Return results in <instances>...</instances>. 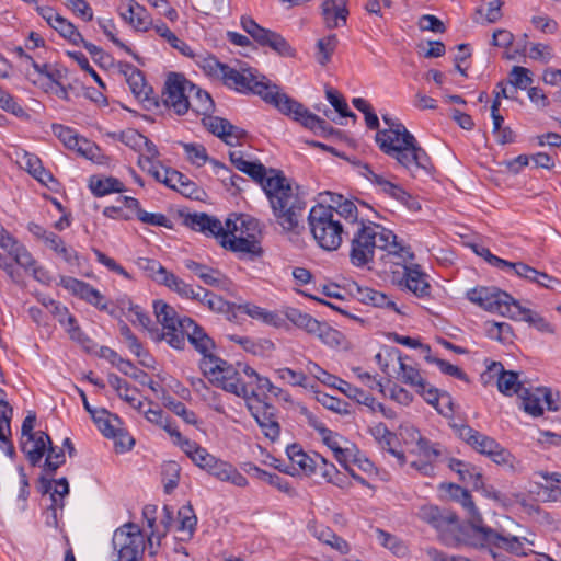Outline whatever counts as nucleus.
<instances>
[{"label":"nucleus","instance_id":"f257e3e1","mask_svg":"<svg viewBox=\"0 0 561 561\" xmlns=\"http://www.w3.org/2000/svg\"><path fill=\"white\" fill-rule=\"evenodd\" d=\"M231 163L241 172L257 182L265 192L271 204L276 222L285 232L299 233L306 201L300 187L291 182L279 170L266 168L261 162L247 161L243 152L234 150L229 152Z\"/></svg>","mask_w":561,"mask_h":561},{"label":"nucleus","instance_id":"f03ea898","mask_svg":"<svg viewBox=\"0 0 561 561\" xmlns=\"http://www.w3.org/2000/svg\"><path fill=\"white\" fill-rule=\"evenodd\" d=\"M382 119L388 128L376 133L375 140L379 149L413 178L430 174L433 170L432 160L416 138L402 123L388 115H383Z\"/></svg>","mask_w":561,"mask_h":561},{"label":"nucleus","instance_id":"7ed1b4c3","mask_svg":"<svg viewBox=\"0 0 561 561\" xmlns=\"http://www.w3.org/2000/svg\"><path fill=\"white\" fill-rule=\"evenodd\" d=\"M201 369L224 390L243 398L255 421H273L276 416V408L259 397L252 388V382L242 380L237 365L233 366L217 356H211L202 359Z\"/></svg>","mask_w":561,"mask_h":561},{"label":"nucleus","instance_id":"20e7f679","mask_svg":"<svg viewBox=\"0 0 561 561\" xmlns=\"http://www.w3.org/2000/svg\"><path fill=\"white\" fill-rule=\"evenodd\" d=\"M467 298L486 311L525 321L540 332L554 333L553 327L538 312L523 307L508 293L495 286L474 287L467 291Z\"/></svg>","mask_w":561,"mask_h":561},{"label":"nucleus","instance_id":"39448f33","mask_svg":"<svg viewBox=\"0 0 561 561\" xmlns=\"http://www.w3.org/2000/svg\"><path fill=\"white\" fill-rule=\"evenodd\" d=\"M222 81L238 92H252L260 95L265 102L274 105L278 111L282 107L286 93L279 92L276 84L271 83L264 76H259L253 69H243L238 71L230 66L224 68Z\"/></svg>","mask_w":561,"mask_h":561},{"label":"nucleus","instance_id":"423d86ee","mask_svg":"<svg viewBox=\"0 0 561 561\" xmlns=\"http://www.w3.org/2000/svg\"><path fill=\"white\" fill-rule=\"evenodd\" d=\"M308 222L314 240L322 249L334 251L340 248L345 232L333 214V206L317 204L309 211Z\"/></svg>","mask_w":561,"mask_h":561},{"label":"nucleus","instance_id":"0eeeda50","mask_svg":"<svg viewBox=\"0 0 561 561\" xmlns=\"http://www.w3.org/2000/svg\"><path fill=\"white\" fill-rule=\"evenodd\" d=\"M438 533L439 540L448 547L471 546L476 527L463 526L457 514L442 508L431 524Z\"/></svg>","mask_w":561,"mask_h":561},{"label":"nucleus","instance_id":"6e6552de","mask_svg":"<svg viewBox=\"0 0 561 561\" xmlns=\"http://www.w3.org/2000/svg\"><path fill=\"white\" fill-rule=\"evenodd\" d=\"M378 225L360 218L351 238L350 261L356 267H364L374 261L377 249Z\"/></svg>","mask_w":561,"mask_h":561},{"label":"nucleus","instance_id":"1a4fd4ad","mask_svg":"<svg viewBox=\"0 0 561 561\" xmlns=\"http://www.w3.org/2000/svg\"><path fill=\"white\" fill-rule=\"evenodd\" d=\"M153 309L157 320L163 329L160 330L158 327L149 329L150 339L154 342L165 340L171 347L184 350L185 341L179 328L182 318H176L175 310L162 300L154 301Z\"/></svg>","mask_w":561,"mask_h":561},{"label":"nucleus","instance_id":"9d476101","mask_svg":"<svg viewBox=\"0 0 561 561\" xmlns=\"http://www.w3.org/2000/svg\"><path fill=\"white\" fill-rule=\"evenodd\" d=\"M470 547L476 549H488L494 560L502 561L501 559L503 556L495 552L494 548L519 554L523 550V542L519 537L512 535L505 536L497 533L495 529L483 525L482 527H476Z\"/></svg>","mask_w":561,"mask_h":561},{"label":"nucleus","instance_id":"9b49d317","mask_svg":"<svg viewBox=\"0 0 561 561\" xmlns=\"http://www.w3.org/2000/svg\"><path fill=\"white\" fill-rule=\"evenodd\" d=\"M194 89L195 84L182 73L170 72L162 90V103L176 115H184L190 110V98Z\"/></svg>","mask_w":561,"mask_h":561},{"label":"nucleus","instance_id":"f8f14e48","mask_svg":"<svg viewBox=\"0 0 561 561\" xmlns=\"http://www.w3.org/2000/svg\"><path fill=\"white\" fill-rule=\"evenodd\" d=\"M113 546L118 549L119 561H142L145 541L140 527L131 522L117 528L113 536Z\"/></svg>","mask_w":561,"mask_h":561},{"label":"nucleus","instance_id":"ddd939ff","mask_svg":"<svg viewBox=\"0 0 561 561\" xmlns=\"http://www.w3.org/2000/svg\"><path fill=\"white\" fill-rule=\"evenodd\" d=\"M241 26L260 46L268 47L282 57H296V49L285 37L259 25L251 16H242Z\"/></svg>","mask_w":561,"mask_h":561},{"label":"nucleus","instance_id":"4468645a","mask_svg":"<svg viewBox=\"0 0 561 561\" xmlns=\"http://www.w3.org/2000/svg\"><path fill=\"white\" fill-rule=\"evenodd\" d=\"M279 110L284 115L290 116L299 122L304 127L312 130L317 135L329 136L335 133V129L324 119L311 113L304 104L288 96L283 98Z\"/></svg>","mask_w":561,"mask_h":561},{"label":"nucleus","instance_id":"2eb2a0df","mask_svg":"<svg viewBox=\"0 0 561 561\" xmlns=\"http://www.w3.org/2000/svg\"><path fill=\"white\" fill-rule=\"evenodd\" d=\"M36 423H22L20 446L32 466H37L50 445L49 435L35 427Z\"/></svg>","mask_w":561,"mask_h":561},{"label":"nucleus","instance_id":"dca6fc26","mask_svg":"<svg viewBox=\"0 0 561 561\" xmlns=\"http://www.w3.org/2000/svg\"><path fill=\"white\" fill-rule=\"evenodd\" d=\"M179 328L183 337L186 336L194 348L203 355V359L214 356L211 351L215 348V342L192 318L183 317Z\"/></svg>","mask_w":561,"mask_h":561},{"label":"nucleus","instance_id":"f3484780","mask_svg":"<svg viewBox=\"0 0 561 561\" xmlns=\"http://www.w3.org/2000/svg\"><path fill=\"white\" fill-rule=\"evenodd\" d=\"M123 67V72L127 78V83L133 94L138 100L147 103V108L151 106L158 107V95L154 93L153 88L146 82L142 71L130 64H124Z\"/></svg>","mask_w":561,"mask_h":561},{"label":"nucleus","instance_id":"a211bd4d","mask_svg":"<svg viewBox=\"0 0 561 561\" xmlns=\"http://www.w3.org/2000/svg\"><path fill=\"white\" fill-rule=\"evenodd\" d=\"M455 435L472 447L477 453L489 456L499 443L471 426L468 423H449Z\"/></svg>","mask_w":561,"mask_h":561},{"label":"nucleus","instance_id":"6ab92c4d","mask_svg":"<svg viewBox=\"0 0 561 561\" xmlns=\"http://www.w3.org/2000/svg\"><path fill=\"white\" fill-rule=\"evenodd\" d=\"M60 284L73 295L93 305L100 310H107V301L105 297L89 283L77 279L75 277H61Z\"/></svg>","mask_w":561,"mask_h":561},{"label":"nucleus","instance_id":"aec40b11","mask_svg":"<svg viewBox=\"0 0 561 561\" xmlns=\"http://www.w3.org/2000/svg\"><path fill=\"white\" fill-rule=\"evenodd\" d=\"M219 243L222 248L238 253L240 257H249L251 260L260 257L263 254V249L257 239H249L247 237L233 234L229 237L228 233L222 232L219 238Z\"/></svg>","mask_w":561,"mask_h":561},{"label":"nucleus","instance_id":"412c9836","mask_svg":"<svg viewBox=\"0 0 561 561\" xmlns=\"http://www.w3.org/2000/svg\"><path fill=\"white\" fill-rule=\"evenodd\" d=\"M286 454L291 462V469L296 470L297 467L307 476L317 473V463L322 461L320 454H307L299 444L287 446Z\"/></svg>","mask_w":561,"mask_h":561},{"label":"nucleus","instance_id":"4be33fe9","mask_svg":"<svg viewBox=\"0 0 561 561\" xmlns=\"http://www.w3.org/2000/svg\"><path fill=\"white\" fill-rule=\"evenodd\" d=\"M312 424L314 425V430L318 432L323 444H325L333 451L334 457L340 462V465H343L345 462V455H350V442L339 433L327 428L323 423Z\"/></svg>","mask_w":561,"mask_h":561},{"label":"nucleus","instance_id":"5701e85b","mask_svg":"<svg viewBox=\"0 0 561 561\" xmlns=\"http://www.w3.org/2000/svg\"><path fill=\"white\" fill-rule=\"evenodd\" d=\"M403 282L407 289L417 297H427L431 294V285L426 280L427 275L419 264L403 265Z\"/></svg>","mask_w":561,"mask_h":561},{"label":"nucleus","instance_id":"b1692460","mask_svg":"<svg viewBox=\"0 0 561 561\" xmlns=\"http://www.w3.org/2000/svg\"><path fill=\"white\" fill-rule=\"evenodd\" d=\"M450 496L454 501L458 502L469 516V522L462 524L463 526L482 527L483 518L477 508L470 492L457 484L450 485Z\"/></svg>","mask_w":561,"mask_h":561},{"label":"nucleus","instance_id":"393cba45","mask_svg":"<svg viewBox=\"0 0 561 561\" xmlns=\"http://www.w3.org/2000/svg\"><path fill=\"white\" fill-rule=\"evenodd\" d=\"M236 312L248 314L252 319L259 320L277 329L288 327L284 317L279 312L268 311L251 302L236 304Z\"/></svg>","mask_w":561,"mask_h":561},{"label":"nucleus","instance_id":"a878e982","mask_svg":"<svg viewBox=\"0 0 561 561\" xmlns=\"http://www.w3.org/2000/svg\"><path fill=\"white\" fill-rule=\"evenodd\" d=\"M489 370L497 374V388L500 392L506 396L513 393L518 396L519 390H524V385L519 381V375L513 370H505L500 362H493L489 366Z\"/></svg>","mask_w":561,"mask_h":561},{"label":"nucleus","instance_id":"bb28decb","mask_svg":"<svg viewBox=\"0 0 561 561\" xmlns=\"http://www.w3.org/2000/svg\"><path fill=\"white\" fill-rule=\"evenodd\" d=\"M220 481L230 482L237 486L248 485V479L240 473L231 463L214 457L210 466L206 470Z\"/></svg>","mask_w":561,"mask_h":561},{"label":"nucleus","instance_id":"cd10ccee","mask_svg":"<svg viewBox=\"0 0 561 561\" xmlns=\"http://www.w3.org/2000/svg\"><path fill=\"white\" fill-rule=\"evenodd\" d=\"M185 224L193 230L214 236L218 240L224 232L220 220L205 213L192 214L185 218Z\"/></svg>","mask_w":561,"mask_h":561},{"label":"nucleus","instance_id":"c85d7f7f","mask_svg":"<svg viewBox=\"0 0 561 561\" xmlns=\"http://www.w3.org/2000/svg\"><path fill=\"white\" fill-rule=\"evenodd\" d=\"M321 11L325 26L330 30L336 28L340 21L345 25L350 13L344 0H325L321 4Z\"/></svg>","mask_w":561,"mask_h":561},{"label":"nucleus","instance_id":"c756f323","mask_svg":"<svg viewBox=\"0 0 561 561\" xmlns=\"http://www.w3.org/2000/svg\"><path fill=\"white\" fill-rule=\"evenodd\" d=\"M99 431L107 438L114 440L116 453H126L135 445V439L131 435L121 426L113 423H98Z\"/></svg>","mask_w":561,"mask_h":561},{"label":"nucleus","instance_id":"7c9ffc66","mask_svg":"<svg viewBox=\"0 0 561 561\" xmlns=\"http://www.w3.org/2000/svg\"><path fill=\"white\" fill-rule=\"evenodd\" d=\"M516 267H517L516 268L517 276H519L526 280H529L531 283H536L539 286L545 287L547 289L554 290L557 288V286L561 285L560 279H558L553 276H550L545 272H540V271L527 265L526 263L517 262Z\"/></svg>","mask_w":561,"mask_h":561},{"label":"nucleus","instance_id":"2f4dec72","mask_svg":"<svg viewBox=\"0 0 561 561\" xmlns=\"http://www.w3.org/2000/svg\"><path fill=\"white\" fill-rule=\"evenodd\" d=\"M309 531L321 542L330 546L342 554L350 552V545L346 540L339 537L330 527L324 525H309Z\"/></svg>","mask_w":561,"mask_h":561},{"label":"nucleus","instance_id":"473e14b6","mask_svg":"<svg viewBox=\"0 0 561 561\" xmlns=\"http://www.w3.org/2000/svg\"><path fill=\"white\" fill-rule=\"evenodd\" d=\"M518 399L520 400V408L533 417H540L543 414L545 408L542 404V396L539 392V387L524 388L519 390Z\"/></svg>","mask_w":561,"mask_h":561},{"label":"nucleus","instance_id":"72a5a7b5","mask_svg":"<svg viewBox=\"0 0 561 561\" xmlns=\"http://www.w3.org/2000/svg\"><path fill=\"white\" fill-rule=\"evenodd\" d=\"M336 389H339L341 392L346 394L348 398L354 399L357 403L365 404V405L371 408L373 410H375V407H374V404H376L375 399L373 397H370L368 393H366L364 390H362L360 388H357L342 379V380H340V383ZM377 405L382 411V413L386 417H392L389 413H387L385 411L381 403H377Z\"/></svg>","mask_w":561,"mask_h":561},{"label":"nucleus","instance_id":"f704fd0d","mask_svg":"<svg viewBox=\"0 0 561 561\" xmlns=\"http://www.w3.org/2000/svg\"><path fill=\"white\" fill-rule=\"evenodd\" d=\"M284 319L286 322L287 320L290 321L294 325L305 330L309 334H314V332L319 331L320 321L299 309L288 308Z\"/></svg>","mask_w":561,"mask_h":561},{"label":"nucleus","instance_id":"c9c22d12","mask_svg":"<svg viewBox=\"0 0 561 561\" xmlns=\"http://www.w3.org/2000/svg\"><path fill=\"white\" fill-rule=\"evenodd\" d=\"M190 108L196 114L205 116L214 113L215 102L207 91L195 85L190 98Z\"/></svg>","mask_w":561,"mask_h":561},{"label":"nucleus","instance_id":"e433bc0d","mask_svg":"<svg viewBox=\"0 0 561 561\" xmlns=\"http://www.w3.org/2000/svg\"><path fill=\"white\" fill-rule=\"evenodd\" d=\"M138 164L142 170L147 171L156 181L163 183L170 188H175V184L172 183L171 178V172H173V169H163L159 162L142 158H139Z\"/></svg>","mask_w":561,"mask_h":561},{"label":"nucleus","instance_id":"4c0bfd02","mask_svg":"<svg viewBox=\"0 0 561 561\" xmlns=\"http://www.w3.org/2000/svg\"><path fill=\"white\" fill-rule=\"evenodd\" d=\"M89 187L95 196H105L111 193L125 192V185L116 178L108 176L105 179L91 178Z\"/></svg>","mask_w":561,"mask_h":561},{"label":"nucleus","instance_id":"58836bf2","mask_svg":"<svg viewBox=\"0 0 561 561\" xmlns=\"http://www.w3.org/2000/svg\"><path fill=\"white\" fill-rule=\"evenodd\" d=\"M494 463L504 467L512 472H519L523 470V465L508 449L500 444L488 456Z\"/></svg>","mask_w":561,"mask_h":561},{"label":"nucleus","instance_id":"ea45409f","mask_svg":"<svg viewBox=\"0 0 561 561\" xmlns=\"http://www.w3.org/2000/svg\"><path fill=\"white\" fill-rule=\"evenodd\" d=\"M400 362V379L403 383L414 387L417 393H424V389L428 386L427 381L421 376L419 369L405 364L402 357Z\"/></svg>","mask_w":561,"mask_h":561},{"label":"nucleus","instance_id":"a19ab883","mask_svg":"<svg viewBox=\"0 0 561 561\" xmlns=\"http://www.w3.org/2000/svg\"><path fill=\"white\" fill-rule=\"evenodd\" d=\"M494 99L491 104V117L493 121V133L500 131V128L503 126L504 117L500 114L499 110L501 106V96H505L506 99H514L513 95L508 94L506 89V84L503 81H500L494 91Z\"/></svg>","mask_w":561,"mask_h":561},{"label":"nucleus","instance_id":"79ce46f5","mask_svg":"<svg viewBox=\"0 0 561 561\" xmlns=\"http://www.w3.org/2000/svg\"><path fill=\"white\" fill-rule=\"evenodd\" d=\"M424 353H425V356H424L425 360L427 363L437 365L443 374L451 376V377H455V378H457L459 380H462L465 382H469L468 375L461 368H459L456 365H453V364L448 363L445 359H442V358L433 356L431 354V347L430 346H425L424 347Z\"/></svg>","mask_w":561,"mask_h":561},{"label":"nucleus","instance_id":"37998d69","mask_svg":"<svg viewBox=\"0 0 561 561\" xmlns=\"http://www.w3.org/2000/svg\"><path fill=\"white\" fill-rule=\"evenodd\" d=\"M156 33L164 38L171 47L178 49L182 55L193 57V51L191 47L182 39H180L168 26L165 23L160 22L152 26Z\"/></svg>","mask_w":561,"mask_h":561},{"label":"nucleus","instance_id":"c03bdc74","mask_svg":"<svg viewBox=\"0 0 561 561\" xmlns=\"http://www.w3.org/2000/svg\"><path fill=\"white\" fill-rule=\"evenodd\" d=\"M203 305L207 306V308L211 311L227 314L231 313L233 318L237 317L236 304L228 302L225 299H222V297L211 291H204Z\"/></svg>","mask_w":561,"mask_h":561},{"label":"nucleus","instance_id":"a18cd8bd","mask_svg":"<svg viewBox=\"0 0 561 561\" xmlns=\"http://www.w3.org/2000/svg\"><path fill=\"white\" fill-rule=\"evenodd\" d=\"M46 459L43 465V472L46 476H54L59 467L66 461L65 451L62 448L54 447L53 444L47 446Z\"/></svg>","mask_w":561,"mask_h":561},{"label":"nucleus","instance_id":"49530a36","mask_svg":"<svg viewBox=\"0 0 561 561\" xmlns=\"http://www.w3.org/2000/svg\"><path fill=\"white\" fill-rule=\"evenodd\" d=\"M171 178L172 180L176 179V183L179 184H175V191L180 192L186 197L201 199V195L204 194V192L183 173L173 169V172H171Z\"/></svg>","mask_w":561,"mask_h":561},{"label":"nucleus","instance_id":"de8ad7c7","mask_svg":"<svg viewBox=\"0 0 561 561\" xmlns=\"http://www.w3.org/2000/svg\"><path fill=\"white\" fill-rule=\"evenodd\" d=\"M337 43L335 34H330L317 42V60L320 65L325 66L331 60Z\"/></svg>","mask_w":561,"mask_h":561},{"label":"nucleus","instance_id":"09e8293b","mask_svg":"<svg viewBox=\"0 0 561 561\" xmlns=\"http://www.w3.org/2000/svg\"><path fill=\"white\" fill-rule=\"evenodd\" d=\"M161 474L164 482V492L171 493L179 484L180 465L176 461H165L161 467Z\"/></svg>","mask_w":561,"mask_h":561},{"label":"nucleus","instance_id":"8fccbe9b","mask_svg":"<svg viewBox=\"0 0 561 561\" xmlns=\"http://www.w3.org/2000/svg\"><path fill=\"white\" fill-rule=\"evenodd\" d=\"M51 27L73 45H80V42H83V37L77 27L61 15L56 18V22H54Z\"/></svg>","mask_w":561,"mask_h":561},{"label":"nucleus","instance_id":"3c124183","mask_svg":"<svg viewBox=\"0 0 561 561\" xmlns=\"http://www.w3.org/2000/svg\"><path fill=\"white\" fill-rule=\"evenodd\" d=\"M178 517L180 522L178 530L187 533L188 538H192L197 524V517L194 513L192 505H183L178 511Z\"/></svg>","mask_w":561,"mask_h":561},{"label":"nucleus","instance_id":"603ef678","mask_svg":"<svg viewBox=\"0 0 561 561\" xmlns=\"http://www.w3.org/2000/svg\"><path fill=\"white\" fill-rule=\"evenodd\" d=\"M137 265L158 284H161V278H164L165 275L169 274V271L153 259L139 257L137 260Z\"/></svg>","mask_w":561,"mask_h":561},{"label":"nucleus","instance_id":"864d4df0","mask_svg":"<svg viewBox=\"0 0 561 561\" xmlns=\"http://www.w3.org/2000/svg\"><path fill=\"white\" fill-rule=\"evenodd\" d=\"M229 337L231 341L240 344L244 351L254 355H261L264 351L274 348V344L270 340L255 342L247 336L230 335Z\"/></svg>","mask_w":561,"mask_h":561},{"label":"nucleus","instance_id":"5fc2aeb1","mask_svg":"<svg viewBox=\"0 0 561 561\" xmlns=\"http://www.w3.org/2000/svg\"><path fill=\"white\" fill-rule=\"evenodd\" d=\"M98 24L114 45L125 50L127 54L131 55L138 64L144 65L141 58L136 53H134L130 47L125 45L115 36V34L113 33V30L115 28L113 20L98 19Z\"/></svg>","mask_w":561,"mask_h":561},{"label":"nucleus","instance_id":"6e6d98bb","mask_svg":"<svg viewBox=\"0 0 561 561\" xmlns=\"http://www.w3.org/2000/svg\"><path fill=\"white\" fill-rule=\"evenodd\" d=\"M45 243L68 263H72L77 259V252L72 248L66 247L64 240L54 232H49Z\"/></svg>","mask_w":561,"mask_h":561},{"label":"nucleus","instance_id":"4d7b16f0","mask_svg":"<svg viewBox=\"0 0 561 561\" xmlns=\"http://www.w3.org/2000/svg\"><path fill=\"white\" fill-rule=\"evenodd\" d=\"M128 13H130L129 24L138 31L148 30L147 11L142 5L135 0H128Z\"/></svg>","mask_w":561,"mask_h":561},{"label":"nucleus","instance_id":"13d9d810","mask_svg":"<svg viewBox=\"0 0 561 561\" xmlns=\"http://www.w3.org/2000/svg\"><path fill=\"white\" fill-rule=\"evenodd\" d=\"M108 136L113 139L119 140L135 151H139L142 147V142L145 141V136L133 128H128L121 133H111Z\"/></svg>","mask_w":561,"mask_h":561},{"label":"nucleus","instance_id":"bf43d9fd","mask_svg":"<svg viewBox=\"0 0 561 561\" xmlns=\"http://www.w3.org/2000/svg\"><path fill=\"white\" fill-rule=\"evenodd\" d=\"M370 434L382 449L390 447L398 440L397 434L385 426V423H375L369 427Z\"/></svg>","mask_w":561,"mask_h":561},{"label":"nucleus","instance_id":"052dcab7","mask_svg":"<svg viewBox=\"0 0 561 561\" xmlns=\"http://www.w3.org/2000/svg\"><path fill=\"white\" fill-rule=\"evenodd\" d=\"M163 428L175 438L174 443L181 447V449L190 457L197 453V449L202 447L195 442L190 440L181 435V433L173 427V423H164Z\"/></svg>","mask_w":561,"mask_h":561},{"label":"nucleus","instance_id":"680f3d73","mask_svg":"<svg viewBox=\"0 0 561 561\" xmlns=\"http://www.w3.org/2000/svg\"><path fill=\"white\" fill-rule=\"evenodd\" d=\"M55 489L50 493L51 504L49 508L53 511L54 518H56V510L64 508V497L69 494V483L66 478L55 480Z\"/></svg>","mask_w":561,"mask_h":561},{"label":"nucleus","instance_id":"e2e57ef3","mask_svg":"<svg viewBox=\"0 0 561 561\" xmlns=\"http://www.w3.org/2000/svg\"><path fill=\"white\" fill-rule=\"evenodd\" d=\"M314 335L331 347L342 345L344 340V335L340 331L331 328L327 322H320L319 331L314 332Z\"/></svg>","mask_w":561,"mask_h":561},{"label":"nucleus","instance_id":"0e129e2a","mask_svg":"<svg viewBox=\"0 0 561 561\" xmlns=\"http://www.w3.org/2000/svg\"><path fill=\"white\" fill-rule=\"evenodd\" d=\"M529 69L522 66H514L510 72V83L514 87L513 91H511V95L514 96L516 93V89H526L531 82L533 79L529 76Z\"/></svg>","mask_w":561,"mask_h":561},{"label":"nucleus","instance_id":"69168bd1","mask_svg":"<svg viewBox=\"0 0 561 561\" xmlns=\"http://www.w3.org/2000/svg\"><path fill=\"white\" fill-rule=\"evenodd\" d=\"M161 285L176 293L182 298H185V296H187V293L192 294V285L183 280L172 272H169V274L165 275L164 278H161Z\"/></svg>","mask_w":561,"mask_h":561},{"label":"nucleus","instance_id":"338daca9","mask_svg":"<svg viewBox=\"0 0 561 561\" xmlns=\"http://www.w3.org/2000/svg\"><path fill=\"white\" fill-rule=\"evenodd\" d=\"M350 455H345V462L356 465L362 471L371 473L375 471L374 463L353 444L348 448Z\"/></svg>","mask_w":561,"mask_h":561},{"label":"nucleus","instance_id":"774afa93","mask_svg":"<svg viewBox=\"0 0 561 561\" xmlns=\"http://www.w3.org/2000/svg\"><path fill=\"white\" fill-rule=\"evenodd\" d=\"M542 396L543 408L549 412H558L561 410V394L558 390L549 387H539Z\"/></svg>","mask_w":561,"mask_h":561}]
</instances>
